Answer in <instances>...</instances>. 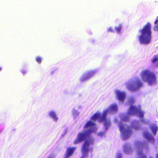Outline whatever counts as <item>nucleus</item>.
Returning a JSON list of instances; mask_svg holds the SVG:
<instances>
[{
  "label": "nucleus",
  "instance_id": "18",
  "mask_svg": "<svg viewBox=\"0 0 158 158\" xmlns=\"http://www.w3.org/2000/svg\"><path fill=\"white\" fill-rule=\"evenodd\" d=\"M122 28V26L121 25H119L117 27H115V29L118 33H119L120 31Z\"/></svg>",
  "mask_w": 158,
  "mask_h": 158
},
{
  "label": "nucleus",
  "instance_id": "8",
  "mask_svg": "<svg viewBox=\"0 0 158 158\" xmlns=\"http://www.w3.org/2000/svg\"><path fill=\"white\" fill-rule=\"evenodd\" d=\"M96 71L93 70L87 73L85 75L82 76L80 79L81 82H83L89 79L94 76L96 73Z\"/></svg>",
  "mask_w": 158,
  "mask_h": 158
},
{
  "label": "nucleus",
  "instance_id": "3",
  "mask_svg": "<svg viewBox=\"0 0 158 158\" xmlns=\"http://www.w3.org/2000/svg\"><path fill=\"white\" fill-rule=\"evenodd\" d=\"M140 76L143 81L147 82L150 85L154 84L156 81L155 74L149 70H143L141 73Z\"/></svg>",
  "mask_w": 158,
  "mask_h": 158
},
{
  "label": "nucleus",
  "instance_id": "11",
  "mask_svg": "<svg viewBox=\"0 0 158 158\" xmlns=\"http://www.w3.org/2000/svg\"><path fill=\"white\" fill-rule=\"evenodd\" d=\"M75 149L76 148L75 147L68 148L64 158H69L73 154Z\"/></svg>",
  "mask_w": 158,
  "mask_h": 158
},
{
  "label": "nucleus",
  "instance_id": "27",
  "mask_svg": "<svg viewBox=\"0 0 158 158\" xmlns=\"http://www.w3.org/2000/svg\"><path fill=\"white\" fill-rule=\"evenodd\" d=\"M149 158H152V157H150Z\"/></svg>",
  "mask_w": 158,
  "mask_h": 158
},
{
  "label": "nucleus",
  "instance_id": "24",
  "mask_svg": "<svg viewBox=\"0 0 158 158\" xmlns=\"http://www.w3.org/2000/svg\"><path fill=\"white\" fill-rule=\"evenodd\" d=\"M2 70V68L1 67H0V71H1Z\"/></svg>",
  "mask_w": 158,
  "mask_h": 158
},
{
  "label": "nucleus",
  "instance_id": "12",
  "mask_svg": "<svg viewBox=\"0 0 158 158\" xmlns=\"http://www.w3.org/2000/svg\"><path fill=\"white\" fill-rule=\"evenodd\" d=\"M116 95L118 99L121 101H123L126 97L125 93L119 91L116 92Z\"/></svg>",
  "mask_w": 158,
  "mask_h": 158
},
{
  "label": "nucleus",
  "instance_id": "20",
  "mask_svg": "<svg viewBox=\"0 0 158 158\" xmlns=\"http://www.w3.org/2000/svg\"><path fill=\"white\" fill-rule=\"evenodd\" d=\"M36 61L39 64H40L42 61V58L39 56H38L36 58Z\"/></svg>",
  "mask_w": 158,
  "mask_h": 158
},
{
  "label": "nucleus",
  "instance_id": "22",
  "mask_svg": "<svg viewBox=\"0 0 158 158\" xmlns=\"http://www.w3.org/2000/svg\"><path fill=\"white\" fill-rule=\"evenodd\" d=\"M128 119V118L127 117H126L125 118L123 119V121H126Z\"/></svg>",
  "mask_w": 158,
  "mask_h": 158
},
{
  "label": "nucleus",
  "instance_id": "15",
  "mask_svg": "<svg viewBox=\"0 0 158 158\" xmlns=\"http://www.w3.org/2000/svg\"><path fill=\"white\" fill-rule=\"evenodd\" d=\"M49 116L52 118L53 120L56 122L58 120V118L57 117L56 113L54 111H51L49 113Z\"/></svg>",
  "mask_w": 158,
  "mask_h": 158
},
{
  "label": "nucleus",
  "instance_id": "26",
  "mask_svg": "<svg viewBox=\"0 0 158 158\" xmlns=\"http://www.w3.org/2000/svg\"><path fill=\"white\" fill-rule=\"evenodd\" d=\"M158 155H157V156H156V158H158Z\"/></svg>",
  "mask_w": 158,
  "mask_h": 158
},
{
  "label": "nucleus",
  "instance_id": "21",
  "mask_svg": "<svg viewBox=\"0 0 158 158\" xmlns=\"http://www.w3.org/2000/svg\"><path fill=\"white\" fill-rule=\"evenodd\" d=\"M108 32H114V31L112 27H109L107 30Z\"/></svg>",
  "mask_w": 158,
  "mask_h": 158
},
{
  "label": "nucleus",
  "instance_id": "14",
  "mask_svg": "<svg viewBox=\"0 0 158 158\" xmlns=\"http://www.w3.org/2000/svg\"><path fill=\"white\" fill-rule=\"evenodd\" d=\"M149 128L152 133L154 135L156 134L157 131L158 130V127L156 123H153L150 124Z\"/></svg>",
  "mask_w": 158,
  "mask_h": 158
},
{
  "label": "nucleus",
  "instance_id": "10",
  "mask_svg": "<svg viewBox=\"0 0 158 158\" xmlns=\"http://www.w3.org/2000/svg\"><path fill=\"white\" fill-rule=\"evenodd\" d=\"M119 128L120 131L122 132L124 135H130L131 133V131L129 127H128L127 129H126L123 126L120 124L119 125Z\"/></svg>",
  "mask_w": 158,
  "mask_h": 158
},
{
  "label": "nucleus",
  "instance_id": "6",
  "mask_svg": "<svg viewBox=\"0 0 158 158\" xmlns=\"http://www.w3.org/2000/svg\"><path fill=\"white\" fill-rule=\"evenodd\" d=\"M93 143V140L92 139H89L85 141L81 149L82 156L80 158H85L87 156L89 150V146Z\"/></svg>",
  "mask_w": 158,
  "mask_h": 158
},
{
  "label": "nucleus",
  "instance_id": "13",
  "mask_svg": "<svg viewBox=\"0 0 158 158\" xmlns=\"http://www.w3.org/2000/svg\"><path fill=\"white\" fill-rule=\"evenodd\" d=\"M143 136L148 141L154 143L155 141L154 137L148 132H144L143 133Z\"/></svg>",
  "mask_w": 158,
  "mask_h": 158
},
{
  "label": "nucleus",
  "instance_id": "5",
  "mask_svg": "<svg viewBox=\"0 0 158 158\" xmlns=\"http://www.w3.org/2000/svg\"><path fill=\"white\" fill-rule=\"evenodd\" d=\"M128 113L129 115L139 114V116L140 118H143L144 116V113L141 110L140 106H131L128 110Z\"/></svg>",
  "mask_w": 158,
  "mask_h": 158
},
{
  "label": "nucleus",
  "instance_id": "25",
  "mask_svg": "<svg viewBox=\"0 0 158 158\" xmlns=\"http://www.w3.org/2000/svg\"><path fill=\"white\" fill-rule=\"evenodd\" d=\"M155 66H156V67H157V66H158V64H156V65H155Z\"/></svg>",
  "mask_w": 158,
  "mask_h": 158
},
{
  "label": "nucleus",
  "instance_id": "16",
  "mask_svg": "<svg viewBox=\"0 0 158 158\" xmlns=\"http://www.w3.org/2000/svg\"><path fill=\"white\" fill-rule=\"evenodd\" d=\"M110 110L112 112H116L117 110V106L116 105H110Z\"/></svg>",
  "mask_w": 158,
  "mask_h": 158
},
{
  "label": "nucleus",
  "instance_id": "4",
  "mask_svg": "<svg viewBox=\"0 0 158 158\" xmlns=\"http://www.w3.org/2000/svg\"><path fill=\"white\" fill-rule=\"evenodd\" d=\"M107 112V110L104 111L102 115L99 113H95L92 117L91 120L93 121H95L96 120L99 119L100 122H104L105 126L106 128H107L110 125V121H107V120L106 117Z\"/></svg>",
  "mask_w": 158,
  "mask_h": 158
},
{
  "label": "nucleus",
  "instance_id": "7",
  "mask_svg": "<svg viewBox=\"0 0 158 158\" xmlns=\"http://www.w3.org/2000/svg\"><path fill=\"white\" fill-rule=\"evenodd\" d=\"M143 84L140 80L137 79L132 83H128L127 85V88L129 90L135 91L142 87Z\"/></svg>",
  "mask_w": 158,
  "mask_h": 158
},
{
  "label": "nucleus",
  "instance_id": "2",
  "mask_svg": "<svg viewBox=\"0 0 158 158\" xmlns=\"http://www.w3.org/2000/svg\"><path fill=\"white\" fill-rule=\"evenodd\" d=\"M140 35L138 39L140 44L147 45L151 42L152 39V31L151 24L148 22L143 28L139 30Z\"/></svg>",
  "mask_w": 158,
  "mask_h": 158
},
{
  "label": "nucleus",
  "instance_id": "9",
  "mask_svg": "<svg viewBox=\"0 0 158 158\" xmlns=\"http://www.w3.org/2000/svg\"><path fill=\"white\" fill-rule=\"evenodd\" d=\"M144 144L142 143H138L137 144V148L139 150L137 152L138 158H147L146 155L144 154L142 150H139L140 148H143Z\"/></svg>",
  "mask_w": 158,
  "mask_h": 158
},
{
  "label": "nucleus",
  "instance_id": "23",
  "mask_svg": "<svg viewBox=\"0 0 158 158\" xmlns=\"http://www.w3.org/2000/svg\"><path fill=\"white\" fill-rule=\"evenodd\" d=\"M22 73L23 74H25V71L22 72Z\"/></svg>",
  "mask_w": 158,
  "mask_h": 158
},
{
  "label": "nucleus",
  "instance_id": "17",
  "mask_svg": "<svg viewBox=\"0 0 158 158\" xmlns=\"http://www.w3.org/2000/svg\"><path fill=\"white\" fill-rule=\"evenodd\" d=\"M152 63L153 64H155L156 62H158V56L157 55L154 56L153 58L151 60Z\"/></svg>",
  "mask_w": 158,
  "mask_h": 158
},
{
  "label": "nucleus",
  "instance_id": "1",
  "mask_svg": "<svg viewBox=\"0 0 158 158\" xmlns=\"http://www.w3.org/2000/svg\"><path fill=\"white\" fill-rule=\"evenodd\" d=\"M95 126L96 124L90 121H88L84 127V133L82 132L78 133L77 138L74 142V144H76L81 143L87 138L88 139L85 140V141L89 139H92L93 140V143H94V139L91 137H89V135L94 130Z\"/></svg>",
  "mask_w": 158,
  "mask_h": 158
},
{
  "label": "nucleus",
  "instance_id": "19",
  "mask_svg": "<svg viewBox=\"0 0 158 158\" xmlns=\"http://www.w3.org/2000/svg\"><path fill=\"white\" fill-rule=\"evenodd\" d=\"M155 24H157L158 23V19H156L154 22ZM154 29L155 30L157 31L158 30V25H156L154 27Z\"/></svg>",
  "mask_w": 158,
  "mask_h": 158
}]
</instances>
